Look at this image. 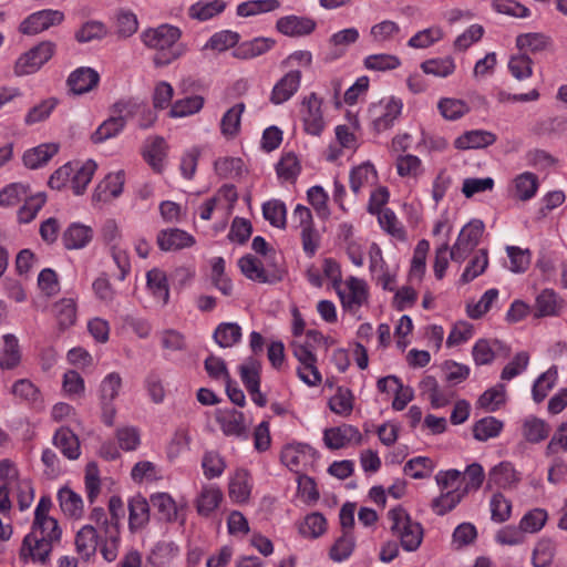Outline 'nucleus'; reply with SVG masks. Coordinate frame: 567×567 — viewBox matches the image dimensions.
<instances>
[{"instance_id": "53", "label": "nucleus", "mask_w": 567, "mask_h": 567, "mask_svg": "<svg viewBox=\"0 0 567 567\" xmlns=\"http://www.w3.org/2000/svg\"><path fill=\"white\" fill-rule=\"evenodd\" d=\"M364 68L371 71H390L401 65V60L394 54H371L363 60Z\"/></svg>"}, {"instance_id": "11", "label": "nucleus", "mask_w": 567, "mask_h": 567, "mask_svg": "<svg viewBox=\"0 0 567 567\" xmlns=\"http://www.w3.org/2000/svg\"><path fill=\"white\" fill-rule=\"evenodd\" d=\"M321 100L317 96L316 93L309 94L302 101V121L305 131L311 135H320L323 127L324 122L321 112Z\"/></svg>"}, {"instance_id": "23", "label": "nucleus", "mask_w": 567, "mask_h": 567, "mask_svg": "<svg viewBox=\"0 0 567 567\" xmlns=\"http://www.w3.org/2000/svg\"><path fill=\"white\" fill-rule=\"evenodd\" d=\"M99 545V534L93 525H84L75 536L78 554L85 560L95 555Z\"/></svg>"}, {"instance_id": "34", "label": "nucleus", "mask_w": 567, "mask_h": 567, "mask_svg": "<svg viewBox=\"0 0 567 567\" xmlns=\"http://www.w3.org/2000/svg\"><path fill=\"white\" fill-rule=\"evenodd\" d=\"M503 344L499 340L480 339L475 342L472 355L477 365L489 364L494 361L496 351L502 349Z\"/></svg>"}, {"instance_id": "38", "label": "nucleus", "mask_w": 567, "mask_h": 567, "mask_svg": "<svg viewBox=\"0 0 567 567\" xmlns=\"http://www.w3.org/2000/svg\"><path fill=\"white\" fill-rule=\"evenodd\" d=\"M245 111L244 103H237L226 111L220 121V132L227 138L235 137L240 130L241 114Z\"/></svg>"}, {"instance_id": "24", "label": "nucleus", "mask_w": 567, "mask_h": 567, "mask_svg": "<svg viewBox=\"0 0 567 567\" xmlns=\"http://www.w3.org/2000/svg\"><path fill=\"white\" fill-rule=\"evenodd\" d=\"M59 151L54 143L41 144L28 150L23 154V164L30 169H37L45 165Z\"/></svg>"}, {"instance_id": "47", "label": "nucleus", "mask_w": 567, "mask_h": 567, "mask_svg": "<svg viewBox=\"0 0 567 567\" xmlns=\"http://www.w3.org/2000/svg\"><path fill=\"white\" fill-rule=\"evenodd\" d=\"M260 362L252 357L239 365V375L247 391L260 388Z\"/></svg>"}, {"instance_id": "4", "label": "nucleus", "mask_w": 567, "mask_h": 567, "mask_svg": "<svg viewBox=\"0 0 567 567\" xmlns=\"http://www.w3.org/2000/svg\"><path fill=\"white\" fill-rule=\"evenodd\" d=\"M403 103L394 96L382 99L369 107L368 114L372 128L381 133L393 126L394 121L400 116Z\"/></svg>"}, {"instance_id": "19", "label": "nucleus", "mask_w": 567, "mask_h": 567, "mask_svg": "<svg viewBox=\"0 0 567 567\" xmlns=\"http://www.w3.org/2000/svg\"><path fill=\"white\" fill-rule=\"evenodd\" d=\"M276 41L271 38H255L250 41L237 43L233 56L240 60H250L268 52Z\"/></svg>"}, {"instance_id": "42", "label": "nucleus", "mask_w": 567, "mask_h": 567, "mask_svg": "<svg viewBox=\"0 0 567 567\" xmlns=\"http://www.w3.org/2000/svg\"><path fill=\"white\" fill-rule=\"evenodd\" d=\"M557 378V368L553 365L536 379L532 389L533 400L536 403L545 400L548 392L555 386Z\"/></svg>"}, {"instance_id": "20", "label": "nucleus", "mask_w": 567, "mask_h": 567, "mask_svg": "<svg viewBox=\"0 0 567 567\" xmlns=\"http://www.w3.org/2000/svg\"><path fill=\"white\" fill-rule=\"evenodd\" d=\"M52 443L69 460H78L81 454L79 437L69 427L56 430Z\"/></svg>"}, {"instance_id": "43", "label": "nucleus", "mask_w": 567, "mask_h": 567, "mask_svg": "<svg viewBox=\"0 0 567 567\" xmlns=\"http://www.w3.org/2000/svg\"><path fill=\"white\" fill-rule=\"evenodd\" d=\"M146 278L147 287L152 295L163 301V303H167L169 299V288L166 274L158 268H154L147 272Z\"/></svg>"}, {"instance_id": "9", "label": "nucleus", "mask_w": 567, "mask_h": 567, "mask_svg": "<svg viewBox=\"0 0 567 567\" xmlns=\"http://www.w3.org/2000/svg\"><path fill=\"white\" fill-rule=\"evenodd\" d=\"M63 19L64 14L62 11L51 9L40 10L25 18L21 22L19 30L23 34H38L50 27L60 24Z\"/></svg>"}, {"instance_id": "17", "label": "nucleus", "mask_w": 567, "mask_h": 567, "mask_svg": "<svg viewBox=\"0 0 567 567\" xmlns=\"http://www.w3.org/2000/svg\"><path fill=\"white\" fill-rule=\"evenodd\" d=\"M93 238V229L81 223H72L62 234V243L69 250L86 247Z\"/></svg>"}, {"instance_id": "26", "label": "nucleus", "mask_w": 567, "mask_h": 567, "mask_svg": "<svg viewBox=\"0 0 567 567\" xmlns=\"http://www.w3.org/2000/svg\"><path fill=\"white\" fill-rule=\"evenodd\" d=\"M238 266L243 275L259 284H271L274 276H266L264 261L254 255H246L238 260Z\"/></svg>"}, {"instance_id": "33", "label": "nucleus", "mask_w": 567, "mask_h": 567, "mask_svg": "<svg viewBox=\"0 0 567 567\" xmlns=\"http://www.w3.org/2000/svg\"><path fill=\"white\" fill-rule=\"evenodd\" d=\"M61 511L69 517L80 518L83 515L84 505L82 497L69 487H62L58 492Z\"/></svg>"}, {"instance_id": "51", "label": "nucleus", "mask_w": 567, "mask_h": 567, "mask_svg": "<svg viewBox=\"0 0 567 567\" xmlns=\"http://www.w3.org/2000/svg\"><path fill=\"white\" fill-rule=\"evenodd\" d=\"M280 7L278 0H249L237 6L239 17H251L277 10Z\"/></svg>"}, {"instance_id": "63", "label": "nucleus", "mask_w": 567, "mask_h": 567, "mask_svg": "<svg viewBox=\"0 0 567 567\" xmlns=\"http://www.w3.org/2000/svg\"><path fill=\"white\" fill-rule=\"evenodd\" d=\"M59 101L55 97H49L41 101L39 104L29 110L24 117V123L27 125H33L47 120L52 111L56 107Z\"/></svg>"}, {"instance_id": "44", "label": "nucleus", "mask_w": 567, "mask_h": 567, "mask_svg": "<svg viewBox=\"0 0 567 567\" xmlns=\"http://www.w3.org/2000/svg\"><path fill=\"white\" fill-rule=\"evenodd\" d=\"M223 433L227 436H241L246 434L245 416L237 410H231L218 419Z\"/></svg>"}, {"instance_id": "39", "label": "nucleus", "mask_w": 567, "mask_h": 567, "mask_svg": "<svg viewBox=\"0 0 567 567\" xmlns=\"http://www.w3.org/2000/svg\"><path fill=\"white\" fill-rule=\"evenodd\" d=\"M152 506L165 522H175L178 518V508L173 497L167 493H156L151 496Z\"/></svg>"}, {"instance_id": "10", "label": "nucleus", "mask_w": 567, "mask_h": 567, "mask_svg": "<svg viewBox=\"0 0 567 567\" xmlns=\"http://www.w3.org/2000/svg\"><path fill=\"white\" fill-rule=\"evenodd\" d=\"M323 441L330 450H339L351 444L360 445L362 443V435L358 427L342 424L324 430Z\"/></svg>"}, {"instance_id": "18", "label": "nucleus", "mask_w": 567, "mask_h": 567, "mask_svg": "<svg viewBox=\"0 0 567 567\" xmlns=\"http://www.w3.org/2000/svg\"><path fill=\"white\" fill-rule=\"evenodd\" d=\"M100 81V75L91 68H79L68 79V85L74 94H84L93 90Z\"/></svg>"}, {"instance_id": "54", "label": "nucleus", "mask_w": 567, "mask_h": 567, "mask_svg": "<svg viewBox=\"0 0 567 567\" xmlns=\"http://www.w3.org/2000/svg\"><path fill=\"white\" fill-rule=\"evenodd\" d=\"M355 546V539L351 530H344L330 549V558L333 561H343L349 558Z\"/></svg>"}, {"instance_id": "41", "label": "nucleus", "mask_w": 567, "mask_h": 567, "mask_svg": "<svg viewBox=\"0 0 567 567\" xmlns=\"http://www.w3.org/2000/svg\"><path fill=\"white\" fill-rule=\"evenodd\" d=\"M3 343V349L0 351V368L14 369L21 361L18 339L13 334H6Z\"/></svg>"}, {"instance_id": "2", "label": "nucleus", "mask_w": 567, "mask_h": 567, "mask_svg": "<svg viewBox=\"0 0 567 567\" xmlns=\"http://www.w3.org/2000/svg\"><path fill=\"white\" fill-rule=\"evenodd\" d=\"M390 530L406 551H415L423 540V527L413 520L404 508L394 507L388 512Z\"/></svg>"}, {"instance_id": "14", "label": "nucleus", "mask_w": 567, "mask_h": 567, "mask_svg": "<svg viewBox=\"0 0 567 567\" xmlns=\"http://www.w3.org/2000/svg\"><path fill=\"white\" fill-rule=\"evenodd\" d=\"M156 244L163 251H174L192 247L195 244V238L183 229L168 228L157 234Z\"/></svg>"}, {"instance_id": "35", "label": "nucleus", "mask_w": 567, "mask_h": 567, "mask_svg": "<svg viewBox=\"0 0 567 567\" xmlns=\"http://www.w3.org/2000/svg\"><path fill=\"white\" fill-rule=\"evenodd\" d=\"M90 520L95 524L99 537H116L120 533V524L107 516L102 507H94L90 513Z\"/></svg>"}, {"instance_id": "40", "label": "nucleus", "mask_w": 567, "mask_h": 567, "mask_svg": "<svg viewBox=\"0 0 567 567\" xmlns=\"http://www.w3.org/2000/svg\"><path fill=\"white\" fill-rule=\"evenodd\" d=\"M165 157L166 142L163 137L156 136L147 145L144 158L156 173H161L164 168Z\"/></svg>"}, {"instance_id": "22", "label": "nucleus", "mask_w": 567, "mask_h": 567, "mask_svg": "<svg viewBox=\"0 0 567 567\" xmlns=\"http://www.w3.org/2000/svg\"><path fill=\"white\" fill-rule=\"evenodd\" d=\"M311 447L303 444L286 445L281 452V462L292 472L299 474L306 465Z\"/></svg>"}, {"instance_id": "16", "label": "nucleus", "mask_w": 567, "mask_h": 567, "mask_svg": "<svg viewBox=\"0 0 567 567\" xmlns=\"http://www.w3.org/2000/svg\"><path fill=\"white\" fill-rule=\"evenodd\" d=\"M124 182L125 174L123 171L106 175V177L97 185L93 199L106 203L117 198L123 192Z\"/></svg>"}, {"instance_id": "56", "label": "nucleus", "mask_w": 567, "mask_h": 567, "mask_svg": "<svg viewBox=\"0 0 567 567\" xmlns=\"http://www.w3.org/2000/svg\"><path fill=\"white\" fill-rule=\"evenodd\" d=\"M465 494L461 489L454 488L447 492H442V494L439 497L432 501V509L437 515H445L454 507H456V505L460 504Z\"/></svg>"}, {"instance_id": "48", "label": "nucleus", "mask_w": 567, "mask_h": 567, "mask_svg": "<svg viewBox=\"0 0 567 567\" xmlns=\"http://www.w3.org/2000/svg\"><path fill=\"white\" fill-rule=\"evenodd\" d=\"M516 45L519 50H528L533 53H537L549 49L551 40L543 33H524L516 38Z\"/></svg>"}, {"instance_id": "28", "label": "nucleus", "mask_w": 567, "mask_h": 567, "mask_svg": "<svg viewBox=\"0 0 567 567\" xmlns=\"http://www.w3.org/2000/svg\"><path fill=\"white\" fill-rule=\"evenodd\" d=\"M549 433V424L539 417L529 415L523 421L522 434L528 443L537 444L547 439Z\"/></svg>"}, {"instance_id": "32", "label": "nucleus", "mask_w": 567, "mask_h": 567, "mask_svg": "<svg viewBox=\"0 0 567 567\" xmlns=\"http://www.w3.org/2000/svg\"><path fill=\"white\" fill-rule=\"evenodd\" d=\"M126 121L125 116H110L92 133L91 141L100 144L117 136L124 130Z\"/></svg>"}, {"instance_id": "8", "label": "nucleus", "mask_w": 567, "mask_h": 567, "mask_svg": "<svg viewBox=\"0 0 567 567\" xmlns=\"http://www.w3.org/2000/svg\"><path fill=\"white\" fill-rule=\"evenodd\" d=\"M565 308V299L554 289L546 288L536 296L532 312L535 319L559 317Z\"/></svg>"}, {"instance_id": "61", "label": "nucleus", "mask_w": 567, "mask_h": 567, "mask_svg": "<svg viewBox=\"0 0 567 567\" xmlns=\"http://www.w3.org/2000/svg\"><path fill=\"white\" fill-rule=\"evenodd\" d=\"M327 529V520L320 513H311L305 517L299 526L301 535L310 538L321 536Z\"/></svg>"}, {"instance_id": "7", "label": "nucleus", "mask_w": 567, "mask_h": 567, "mask_svg": "<svg viewBox=\"0 0 567 567\" xmlns=\"http://www.w3.org/2000/svg\"><path fill=\"white\" fill-rule=\"evenodd\" d=\"M53 545L54 543L39 538L35 532H30L22 540L19 557L24 563L32 561L44 565L49 560Z\"/></svg>"}, {"instance_id": "58", "label": "nucleus", "mask_w": 567, "mask_h": 567, "mask_svg": "<svg viewBox=\"0 0 567 567\" xmlns=\"http://www.w3.org/2000/svg\"><path fill=\"white\" fill-rule=\"evenodd\" d=\"M400 33V27L391 20H383L371 27L370 37L373 42L383 44L395 39Z\"/></svg>"}, {"instance_id": "59", "label": "nucleus", "mask_w": 567, "mask_h": 567, "mask_svg": "<svg viewBox=\"0 0 567 567\" xmlns=\"http://www.w3.org/2000/svg\"><path fill=\"white\" fill-rule=\"evenodd\" d=\"M301 166L295 153L288 152L282 154L280 161L276 165V172L279 178L285 181H295L300 174Z\"/></svg>"}, {"instance_id": "50", "label": "nucleus", "mask_w": 567, "mask_h": 567, "mask_svg": "<svg viewBox=\"0 0 567 567\" xmlns=\"http://www.w3.org/2000/svg\"><path fill=\"white\" fill-rule=\"evenodd\" d=\"M437 109L441 115L449 121H456L470 112V106L465 101L452 97L441 99Z\"/></svg>"}, {"instance_id": "62", "label": "nucleus", "mask_w": 567, "mask_h": 567, "mask_svg": "<svg viewBox=\"0 0 567 567\" xmlns=\"http://www.w3.org/2000/svg\"><path fill=\"white\" fill-rule=\"evenodd\" d=\"M506 252L511 261L509 270L515 274L525 272L532 260V252L529 249H522L517 246H507Z\"/></svg>"}, {"instance_id": "25", "label": "nucleus", "mask_w": 567, "mask_h": 567, "mask_svg": "<svg viewBox=\"0 0 567 567\" xmlns=\"http://www.w3.org/2000/svg\"><path fill=\"white\" fill-rule=\"evenodd\" d=\"M128 512V526L132 532L143 528L150 520V504L141 495L130 499Z\"/></svg>"}, {"instance_id": "57", "label": "nucleus", "mask_w": 567, "mask_h": 567, "mask_svg": "<svg viewBox=\"0 0 567 567\" xmlns=\"http://www.w3.org/2000/svg\"><path fill=\"white\" fill-rule=\"evenodd\" d=\"M430 250V243L426 239H421L416 247L414 248L411 268H410V278H416L419 280L422 279L426 269V256Z\"/></svg>"}, {"instance_id": "37", "label": "nucleus", "mask_w": 567, "mask_h": 567, "mask_svg": "<svg viewBox=\"0 0 567 567\" xmlns=\"http://www.w3.org/2000/svg\"><path fill=\"white\" fill-rule=\"evenodd\" d=\"M223 499V493L215 485L204 486L196 502L198 514L208 516L214 512Z\"/></svg>"}, {"instance_id": "46", "label": "nucleus", "mask_w": 567, "mask_h": 567, "mask_svg": "<svg viewBox=\"0 0 567 567\" xmlns=\"http://www.w3.org/2000/svg\"><path fill=\"white\" fill-rule=\"evenodd\" d=\"M375 178L377 172L374 166L370 163H364L350 172V188L354 194H359L363 186L372 184Z\"/></svg>"}, {"instance_id": "6", "label": "nucleus", "mask_w": 567, "mask_h": 567, "mask_svg": "<svg viewBox=\"0 0 567 567\" xmlns=\"http://www.w3.org/2000/svg\"><path fill=\"white\" fill-rule=\"evenodd\" d=\"M54 49V43L50 41L41 42L17 60L14 73L17 75H27L37 72L52 58Z\"/></svg>"}, {"instance_id": "52", "label": "nucleus", "mask_w": 567, "mask_h": 567, "mask_svg": "<svg viewBox=\"0 0 567 567\" xmlns=\"http://www.w3.org/2000/svg\"><path fill=\"white\" fill-rule=\"evenodd\" d=\"M239 39V34L230 30L216 32L206 42L204 50L224 52L230 48L237 47Z\"/></svg>"}, {"instance_id": "64", "label": "nucleus", "mask_w": 567, "mask_h": 567, "mask_svg": "<svg viewBox=\"0 0 567 567\" xmlns=\"http://www.w3.org/2000/svg\"><path fill=\"white\" fill-rule=\"evenodd\" d=\"M556 546L550 539L539 540L533 551L532 563L534 567H548L555 556Z\"/></svg>"}, {"instance_id": "36", "label": "nucleus", "mask_w": 567, "mask_h": 567, "mask_svg": "<svg viewBox=\"0 0 567 567\" xmlns=\"http://www.w3.org/2000/svg\"><path fill=\"white\" fill-rule=\"evenodd\" d=\"M241 328L236 322H221L214 331L213 338L221 348H231L241 340Z\"/></svg>"}, {"instance_id": "13", "label": "nucleus", "mask_w": 567, "mask_h": 567, "mask_svg": "<svg viewBox=\"0 0 567 567\" xmlns=\"http://www.w3.org/2000/svg\"><path fill=\"white\" fill-rule=\"evenodd\" d=\"M301 82V71L291 70L277 81L270 93L269 101L280 105L290 100L298 91Z\"/></svg>"}, {"instance_id": "5", "label": "nucleus", "mask_w": 567, "mask_h": 567, "mask_svg": "<svg viewBox=\"0 0 567 567\" xmlns=\"http://www.w3.org/2000/svg\"><path fill=\"white\" fill-rule=\"evenodd\" d=\"M484 231L482 220L473 219L467 223L460 231L455 244L450 250V258L456 262H463L467 256L480 244Z\"/></svg>"}, {"instance_id": "29", "label": "nucleus", "mask_w": 567, "mask_h": 567, "mask_svg": "<svg viewBox=\"0 0 567 567\" xmlns=\"http://www.w3.org/2000/svg\"><path fill=\"white\" fill-rule=\"evenodd\" d=\"M519 481L518 474L509 462H502L488 473V484L499 488H509Z\"/></svg>"}, {"instance_id": "21", "label": "nucleus", "mask_w": 567, "mask_h": 567, "mask_svg": "<svg viewBox=\"0 0 567 567\" xmlns=\"http://www.w3.org/2000/svg\"><path fill=\"white\" fill-rule=\"evenodd\" d=\"M496 142V135L484 130L467 131L458 136L454 146L457 150L483 148Z\"/></svg>"}, {"instance_id": "12", "label": "nucleus", "mask_w": 567, "mask_h": 567, "mask_svg": "<svg viewBox=\"0 0 567 567\" xmlns=\"http://www.w3.org/2000/svg\"><path fill=\"white\" fill-rule=\"evenodd\" d=\"M336 290L341 300L342 307L347 310L359 309L368 298L365 282L355 277H350L346 281L344 288L339 286Z\"/></svg>"}, {"instance_id": "31", "label": "nucleus", "mask_w": 567, "mask_h": 567, "mask_svg": "<svg viewBox=\"0 0 567 567\" xmlns=\"http://www.w3.org/2000/svg\"><path fill=\"white\" fill-rule=\"evenodd\" d=\"M251 492L250 476L246 470H237L229 482V497L236 503L248 501Z\"/></svg>"}, {"instance_id": "45", "label": "nucleus", "mask_w": 567, "mask_h": 567, "mask_svg": "<svg viewBox=\"0 0 567 567\" xmlns=\"http://www.w3.org/2000/svg\"><path fill=\"white\" fill-rule=\"evenodd\" d=\"M503 422L494 416H486L477 422L473 426L474 439L480 442H485L489 439L496 437L503 430Z\"/></svg>"}, {"instance_id": "55", "label": "nucleus", "mask_w": 567, "mask_h": 567, "mask_svg": "<svg viewBox=\"0 0 567 567\" xmlns=\"http://www.w3.org/2000/svg\"><path fill=\"white\" fill-rule=\"evenodd\" d=\"M31 532H35L39 538H43L51 543H59L61 539L62 530L55 518L49 517L39 520H33Z\"/></svg>"}, {"instance_id": "27", "label": "nucleus", "mask_w": 567, "mask_h": 567, "mask_svg": "<svg viewBox=\"0 0 567 567\" xmlns=\"http://www.w3.org/2000/svg\"><path fill=\"white\" fill-rule=\"evenodd\" d=\"M539 187L538 177L530 172H524L517 175L513 181L514 196L523 202L535 197Z\"/></svg>"}, {"instance_id": "1", "label": "nucleus", "mask_w": 567, "mask_h": 567, "mask_svg": "<svg viewBox=\"0 0 567 567\" xmlns=\"http://www.w3.org/2000/svg\"><path fill=\"white\" fill-rule=\"evenodd\" d=\"M181 37L182 31L171 24L147 28L140 34L142 43L155 51L153 56L155 66H166L184 55L186 47L178 42Z\"/></svg>"}, {"instance_id": "60", "label": "nucleus", "mask_w": 567, "mask_h": 567, "mask_svg": "<svg viewBox=\"0 0 567 567\" xmlns=\"http://www.w3.org/2000/svg\"><path fill=\"white\" fill-rule=\"evenodd\" d=\"M204 99L199 95L188 96L176 101L169 111L172 117H184L193 115L202 110Z\"/></svg>"}, {"instance_id": "3", "label": "nucleus", "mask_w": 567, "mask_h": 567, "mask_svg": "<svg viewBox=\"0 0 567 567\" xmlns=\"http://www.w3.org/2000/svg\"><path fill=\"white\" fill-rule=\"evenodd\" d=\"M123 385L122 377L118 372L107 373L101 381L97 390L99 406L101 411V421L106 426H113L117 409L115 400L120 395Z\"/></svg>"}, {"instance_id": "15", "label": "nucleus", "mask_w": 567, "mask_h": 567, "mask_svg": "<svg viewBox=\"0 0 567 567\" xmlns=\"http://www.w3.org/2000/svg\"><path fill=\"white\" fill-rule=\"evenodd\" d=\"M317 23L309 17L286 16L277 20V30L287 37H305L315 31Z\"/></svg>"}, {"instance_id": "49", "label": "nucleus", "mask_w": 567, "mask_h": 567, "mask_svg": "<svg viewBox=\"0 0 567 567\" xmlns=\"http://www.w3.org/2000/svg\"><path fill=\"white\" fill-rule=\"evenodd\" d=\"M262 215L269 224L277 228H286L287 208L284 202L271 199L262 205Z\"/></svg>"}, {"instance_id": "30", "label": "nucleus", "mask_w": 567, "mask_h": 567, "mask_svg": "<svg viewBox=\"0 0 567 567\" xmlns=\"http://www.w3.org/2000/svg\"><path fill=\"white\" fill-rule=\"evenodd\" d=\"M224 0H199L188 9V16L198 21H207L220 14L226 9Z\"/></svg>"}]
</instances>
